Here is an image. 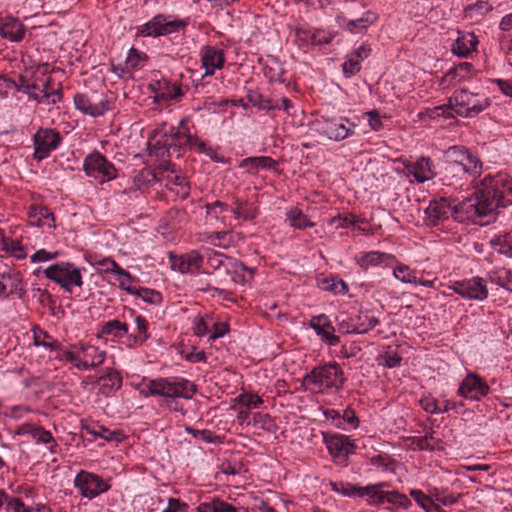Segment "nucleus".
Here are the masks:
<instances>
[{
    "label": "nucleus",
    "instance_id": "f257e3e1",
    "mask_svg": "<svg viewBox=\"0 0 512 512\" xmlns=\"http://www.w3.org/2000/svg\"><path fill=\"white\" fill-rule=\"evenodd\" d=\"M512 204V177L506 173L487 175L481 181V188L475 198H468L454 204L456 222L472 221L488 217L487 222L495 220L496 210Z\"/></svg>",
    "mask_w": 512,
    "mask_h": 512
},
{
    "label": "nucleus",
    "instance_id": "f03ea898",
    "mask_svg": "<svg viewBox=\"0 0 512 512\" xmlns=\"http://www.w3.org/2000/svg\"><path fill=\"white\" fill-rule=\"evenodd\" d=\"M142 382L144 385L142 394L163 397L167 401L177 398L191 399L196 392L193 383L179 377L143 379Z\"/></svg>",
    "mask_w": 512,
    "mask_h": 512
},
{
    "label": "nucleus",
    "instance_id": "7ed1b4c3",
    "mask_svg": "<svg viewBox=\"0 0 512 512\" xmlns=\"http://www.w3.org/2000/svg\"><path fill=\"white\" fill-rule=\"evenodd\" d=\"M387 482H378L361 487L360 498H366V502L370 506H380L388 502L397 507L408 509L412 502L405 495L398 491H384V487H388Z\"/></svg>",
    "mask_w": 512,
    "mask_h": 512
},
{
    "label": "nucleus",
    "instance_id": "20e7f679",
    "mask_svg": "<svg viewBox=\"0 0 512 512\" xmlns=\"http://www.w3.org/2000/svg\"><path fill=\"white\" fill-rule=\"evenodd\" d=\"M74 104L77 110L91 117H99L113 108L112 95H104L98 92L77 93L74 96Z\"/></svg>",
    "mask_w": 512,
    "mask_h": 512
},
{
    "label": "nucleus",
    "instance_id": "39448f33",
    "mask_svg": "<svg viewBox=\"0 0 512 512\" xmlns=\"http://www.w3.org/2000/svg\"><path fill=\"white\" fill-rule=\"evenodd\" d=\"M44 275L69 293H71V285L81 287L83 284L80 270L68 262H61L47 267L44 270Z\"/></svg>",
    "mask_w": 512,
    "mask_h": 512
},
{
    "label": "nucleus",
    "instance_id": "423d86ee",
    "mask_svg": "<svg viewBox=\"0 0 512 512\" xmlns=\"http://www.w3.org/2000/svg\"><path fill=\"white\" fill-rule=\"evenodd\" d=\"M186 25L187 22L185 20L170 19L169 16L157 14L138 29L137 35L143 37H158L178 32Z\"/></svg>",
    "mask_w": 512,
    "mask_h": 512
},
{
    "label": "nucleus",
    "instance_id": "0eeeda50",
    "mask_svg": "<svg viewBox=\"0 0 512 512\" xmlns=\"http://www.w3.org/2000/svg\"><path fill=\"white\" fill-rule=\"evenodd\" d=\"M448 289L467 300L483 301L489 295L485 279L479 276L453 281L448 285Z\"/></svg>",
    "mask_w": 512,
    "mask_h": 512
},
{
    "label": "nucleus",
    "instance_id": "6e6552de",
    "mask_svg": "<svg viewBox=\"0 0 512 512\" xmlns=\"http://www.w3.org/2000/svg\"><path fill=\"white\" fill-rule=\"evenodd\" d=\"M454 100L459 106L456 112L464 117H473L490 105V100L485 95L471 93L465 89L456 92Z\"/></svg>",
    "mask_w": 512,
    "mask_h": 512
},
{
    "label": "nucleus",
    "instance_id": "1a4fd4ad",
    "mask_svg": "<svg viewBox=\"0 0 512 512\" xmlns=\"http://www.w3.org/2000/svg\"><path fill=\"white\" fill-rule=\"evenodd\" d=\"M308 379L318 385L320 391L336 389L338 390L344 381L342 372L336 363H329L315 368Z\"/></svg>",
    "mask_w": 512,
    "mask_h": 512
},
{
    "label": "nucleus",
    "instance_id": "9d476101",
    "mask_svg": "<svg viewBox=\"0 0 512 512\" xmlns=\"http://www.w3.org/2000/svg\"><path fill=\"white\" fill-rule=\"evenodd\" d=\"M323 441L336 463L345 465L356 449L355 443L343 434H323Z\"/></svg>",
    "mask_w": 512,
    "mask_h": 512
},
{
    "label": "nucleus",
    "instance_id": "9b49d317",
    "mask_svg": "<svg viewBox=\"0 0 512 512\" xmlns=\"http://www.w3.org/2000/svg\"><path fill=\"white\" fill-rule=\"evenodd\" d=\"M84 171L87 176L95 178L100 183L116 177L114 165L99 152H94L85 158Z\"/></svg>",
    "mask_w": 512,
    "mask_h": 512
},
{
    "label": "nucleus",
    "instance_id": "f8f14e48",
    "mask_svg": "<svg viewBox=\"0 0 512 512\" xmlns=\"http://www.w3.org/2000/svg\"><path fill=\"white\" fill-rule=\"evenodd\" d=\"M73 483L81 496L89 500L96 498L110 488L109 484L101 477L85 470H81L76 475Z\"/></svg>",
    "mask_w": 512,
    "mask_h": 512
},
{
    "label": "nucleus",
    "instance_id": "ddd939ff",
    "mask_svg": "<svg viewBox=\"0 0 512 512\" xmlns=\"http://www.w3.org/2000/svg\"><path fill=\"white\" fill-rule=\"evenodd\" d=\"M424 222L427 226L435 227L450 217L454 219V204L446 197L433 198L424 210Z\"/></svg>",
    "mask_w": 512,
    "mask_h": 512
},
{
    "label": "nucleus",
    "instance_id": "4468645a",
    "mask_svg": "<svg viewBox=\"0 0 512 512\" xmlns=\"http://www.w3.org/2000/svg\"><path fill=\"white\" fill-rule=\"evenodd\" d=\"M62 136L58 131L51 128H40L33 137L34 158L41 161L47 158L50 153L58 148Z\"/></svg>",
    "mask_w": 512,
    "mask_h": 512
},
{
    "label": "nucleus",
    "instance_id": "2eb2a0df",
    "mask_svg": "<svg viewBox=\"0 0 512 512\" xmlns=\"http://www.w3.org/2000/svg\"><path fill=\"white\" fill-rule=\"evenodd\" d=\"M458 160L463 158L453 155L452 152L444 151V158L441 163L440 171L438 176L440 181L447 186H462L463 181H467V178L463 174V168L459 165Z\"/></svg>",
    "mask_w": 512,
    "mask_h": 512
},
{
    "label": "nucleus",
    "instance_id": "dca6fc26",
    "mask_svg": "<svg viewBox=\"0 0 512 512\" xmlns=\"http://www.w3.org/2000/svg\"><path fill=\"white\" fill-rule=\"evenodd\" d=\"M356 124L346 117L323 118L321 131L330 140L342 141L355 133Z\"/></svg>",
    "mask_w": 512,
    "mask_h": 512
},
{
    "label": "nucleus",
    "instance_id": "f3484780",
    "mask_svg": "<svg viewBox=\"0 0 512 512\" xmlns=\"http://www.w3.org/2000/svg\"><path fill=\"white\" fill-rule=\"evenodd\" d=\"M447 151L452 152L454 156L457 155L460 158H463V160L458 161L459 165L463 168L462 172L467 179L471 178L472 180H475L480 177L483 169V163L476 154H473L467 148L460 145L451 146Z\"/></svg>",
    "mask_w": 512,
    "mask_h": 512
},
{
    "label": "nucleus",
    "instance_id": "a211bd4d",
    "mask_svg": "<svg viewBox=\"0 0 512 512\" xmlns=\"http://www.w3.org/2000/svg\"><path fill=\"white\" fill-rule=\"evenodd\" d=\"M490 392L489 385L477 374L468 372L460 383L458 395L466 399L479 401Z\"/></svg>",
    "mask_w": 512,
    "mask_h": 512
},
{
    "label": "nucleus",
    "instance_id": "6ab92c4d",
    "mask_svg": "<svg viewBox=\"0 0 512 512\" xmlns=\"http://www.w3.org/2000/svg\"><path fill=\"white\" fill-rule=\"evenodd\" d=\"M407 175H411L418 183H425L438 176L430 157L421 156L415 161H401Z\"/></svg>",
    "mask_w": 512,
    "mask_h": 512
},
{
    "label": "nucleus",
    "instance_id": "aec40b11",
    "mask_svg": "<svg viewBox=\"0 0 512 512\" xmlns=\"http://www.w3.org/2000/svg\"><path fill=\"white\" fill-rule=\"evenodd\" d=\"M52 79L50 77L42 78L31 84L30 97L42 104H56L62 98L60 88L51 87Z\"/></svg>",
    "mask_w": 512,
    "mask_h": 512
},
{
    "label": "nucleus",
    "instance_id": "412c9836",
    "mask_svg": "<svg viewBox=\"0 0 512 512\" xmlns=\"http://www.w3.org/2000/svg\"><path fill=\"white\" fill-rule=\"evenodd\" d=\"M340 26L351 34H364L369 27L374 25L378 20V15L373 10H364L361 12V18L348 19L347 16H338Z\"/></svg>",
    "mask_w": 512,
    "mask_h": 512
},
{
    "label": "nucleus",
    "instance_id": "4be33fe9",
    "mask_svg": "<svg viewBox=\"0 0 512 512\" xmlns=\"http://www.w3.org/2000/svg\"><path fill=\"white\" fill-rule=\"evenodd\" d=\"M163 147L169 157L175 155L177 158L181 156V149L185 146L192 147L193 136L181 131L179 128L171 127L164 135Z\"/></svg>",
    "mask_w": 512,
    "mask_h": 512
},
{
    "label": "nucleus",
    "instance_id": "5701e85b",
    "mask_svg": "<svg viewBox=\"0 0 512 512\" xmlns=\"http://www.w3.org/2000/svg\"><path fill=\"white\" fill-rule=\"evenodd\" d=\"M202 67L205 69V76H212L216 69H221L225 62L224 53L214 46H204L200 50Z\"/></svg>",
    "mask_w": 512,
    "mask_h": 512
},
{
    "label": "nucleus",
    "instance_id": "b1692460",
    "mask_svg": "<svg viewBox=\"0 0 512 512\" xmlns=\"http://www.w3.org/2000/svg\"><path fill=\"white\" fill-rule=\"evenodd\" d=\"M171 267L181 273H193L201 267L203 263L202 255L193 250L181 256H173L170 254Z\"/></svg>",
    "mask_w": 512,
    "mask_h": 512
},
{
    "label": "nucleus",
    "instance_id": "393cba45",
    "mask_svg": "<svg viewBox=\"0 0 512 512\" xmlns=\"http://www.w3.org/2000/svg\"><path fill=\"white\" fill-rule=\"evenodd\" d=\"M18 434L20 435H29L32 439L35 440L37 444H46L49 445L48 449L52 454L57 453V443L51 433L45 430L41 426H36L34 424L26 423L19 427Z\"/></svg>",
    "mask_w": 512,
    "mask_h": 512
},
{
    "label": "nucleus",
    "instance_id": "a878e982",
    "mask_svg": "<svg viewBox=\"0 0 512 512\" xmlns=\"http://www.w3.org/2000/svg\"><path fill=\"white\" fill-rule=\"evenodd\" d=\"M207 265L214 271L223 269L226 274L244 270V264L242 262L213 250L207 255Z\"/></svg>",
    "mask_w": 512,
    "mask_h": 512
},
{
    "label": "nucleus",
    "instance_id": "bb28decb",
    "mask_svg": "<svg viewBox=\"0 0 512 512\" xmlns=\"http://www.w3.org/2000/svg\"><path fill=\"white\" fill-rule=\"evenodd\" d=\"M63 359L79 370H89L104 362V354H63Z\"/></svg>",
    "mask_w": 512,
    "mask_h": 512
},
{
    "label": "nucleus",
    "instance_id": "cd10ccee",
    "mask_svg": "<svg viewBox=\"0 0 512 512\" xmlns=\"http://www.w3.org/2000/svg\"><path fill=\"white\" fill-rule=\"evenodd\" d=\"M25 35V27L20 20L7 17L0 24V36L12 42H20Z\"/></svg>",
    "mask_w": 512,
    "mask_h": 512
},
{
    "label": "nucleus",
    "instance_id": "c85d7f7f",
    "mask_svg": "<svg viewBox=\"0 0 512 512\" xmlns=\"http://www.w3.org/2000/svg\"><path fill=\"white\" fill-rule=\"evenodd\" d=\"M310 326L330 345H335L339 342V337L332 333L334 328L330 325L325 315L313 317L310 321Z\"/></svg>",
    "mask_w": 512,
    "mask_h": 512
},
{
    "label": "nucleus",
    "instance_id": "c756f323",
    "mask_svg": "<svg viewBox=\"0 0 512 512\" xmlns=\"http://www.w3.org/2000/svg\"><path fill=\"white\" fill-rule=\"evenodd\" d=\"M28 217L30 223L37 227H43L45 225L51 227V223L54 222L53 213L44 206H31L28 211Z\"/></svg>",
    "mask_w": 512,
    "mask_h": 512
},
{
    "label": "nucleus",
    "instance_id": "7c9ffc66",
    "mask_svg": "<svg viewBox=\"0 0 512 512\" xmlns=\"http://www.w3.org/2000/svg\"><path fill=\"white\" fill-rule=\"evenodd\" d=\"M277 162L269 156L248 157L241 161L240 167L247 168L250 173H256L259 168L275 169Z\"/></svg>",
    "mask_w": 512,
    "mask_h": 512
},
{
    "label": "nucleus",
    "instance_id": "2f4dec72",
    "mask_svg": "<svg viewBox=\"0 0 512 512\" xmlns=\"http://www.w3.org/2000/svg\"><path fill=\"white\" fill-rule=\"evenodd\" d=\"M394 257L391 254L379 251H370L367 253H363L358 259V265L364 269L368 270L370 267L378 266L386 260L393 259Z\"/></svg>",
    "mask_w": 512,
    "mask_h": 512
},
{
    "label": "nucleus",
    "instance_id": "473e14b6",
    "mask_svg": "<svg viewBox=\"0 0 512 512\" xmlns=\"http://www.w3.org/2000/svg\"><path fill=\"white\" fill-rule=\"evenodd\" d=\"M353 319L357 334L366 333L379 324V319L372 311H360Z\"/></svg>",
    "mask_w": 512,
    "mask_h": 512
},
{
    "label": "nucleus",
    "instance_id": "72a5a7b5",
    "mask_svg": "<svg viewBox=\"0 0 512 512\" xmlns=\"http://www.w3.org/2000/svg\"><path fill=\"white\" fill-rule=\"evenodd\" d=\"M478 40L473 34L459 37L452 45V52L459 57H466L475 50Z\"/></svg>",
    "mask_w": 512,
    "mask_h": 512
},
{
    "label": "nucleus",
    "instance_id": "f704fd0d",
    "mask_svg": "<svg viewBox=\"0 0 512 512\" xmlns=\"http://www.w3.org/2000/svg\"><path fill=\"white\" fill-rule=\"evenodd\" d=\"M100 390L106 396L119 390L122 386V377L116 371H109L106 375L100 377Z\"/></svg>",
    "mask_w": 512,
    "mask_h": 512
},
{
    "label": "nucleus",
    "instance_id": "c9c22d12",
    "mask_svg": "<svg viewBox=\"0 0 512 512\" xmlns=\"http://www.w3.org/2000/svg\"><path fill=\"white\" fill-rule=\"evenodd\" d=\"M126 291L131 295L141 298L144 302L149 304L158 305L162 301L161 294L153 289L129 286V288H126Z\"/></svg>",
    "mask_w": 512,
    "mask_h": 512
},
{
    "label": "nucleus",
    "instance_id": "e433bc0d",
    "mask_svg": "<svg viewBox=\"0 0 512 512\" xmlns=\"http://www.w3.org/2000/svg\"><path fill=\"white\" fill-rule=\"evenodd\" d=\"M246 99L249 104L259 109H279L277 104H274L270 99L264 98L258 91L250 90L247 93Z\"/></svg>",
    "mask_w": 512,
    "mask_h": 512
},
{
    "label": "nucleus",
    "instance_id": "4c0bfd02",
    "mask_svg": "<svg viewBox=\"0 0 512 512\" xmlns=\"http://www.w3.org/2000/svg\"><path fill=\"white\" fill-rule=\"evenodd\" d=\"M87 433L97 437L102 438L106 441H116L119 442L122 439V434L118 430L111 431L108 428H105L103 426H97V427H86Z\"/></svg>",
    "mask_w": 512,
    "mask_h": 512
},
{
    "label": "nucleus",
    "instance_id": "58836bf2",
    "mask_svg": "<svg viewBox=\"0 0 512 512\" xmlns=\"http://www.w3.org/2000/svg\"><path fill=\"white\" fill-rule=\"evenodd\" d=\"M287 220L290 225L297 229H305L307 227H314L315 224L308 220L303 212L299 209H291L286 213Z\"/></svg>",
    "mask_w": 512,
    "mask_h": 512
},
{
    "label": "nucleus",
    "instance_id": "ea45409f",
    "mask_svg": "<svg viewBox=\"0 0 512 512\" xmlns=\"http://www.w3.org/2000/svg\"><path fill=\"white\" fill-rule=\"evenodd\" d=\"M331 490L346 497H360L361 487H357L348 482H330Z\"/></svg>",
    "mask_w": 512,
    "mask_h": 512
},
{
    "label": "nucleus",
    "instance_id": "a19ab883",
    "mask_svg": "<svg viewBox=\"0 0 512 512\" xmlns=\"http://www.w3.org/2000/svg\"><path fill=\"white\" fill-rule=\"evenodd\" d=\"M236 509L223 501L220 500H212L211 502L201 503L197 512H235Z\"/></svg>",
    "mask_w": 512,
    "mask_h": 512
},
{
    "label": "nucleus",
    "instance_id": "79ce46f5",
    "mask_svg": "<svg viewBox=\"0 0 512 512\" xmlns=\"http://www.w3.org/2000/svg\"><path fill=\"white\" fill-rule=\"evenodd\" d=\"M252 424L254 427L267 432H273L276 428L274 421L268 414H262L259 412L252 415Z\"/></svg>",
    "mask_w": 512,
    "mask_h": 512
},
{
    "label": "nucleus",
    "instance_id": "37998d69",
    "mask_svg": "<svg viewBox=\"0 0 512 512\" xmlns=\"http://www.w3.org/2000/svg\"><path fill=\"white\" fill-rule=\"evenodd\" d=\"M2 249L5 250L6 252H9L17 259H24L26 257L24 247L21 245L19 241L9 238H3Z\"/></svg>",
    "mask_w": 512,
    "mask_h": 512
},
{
    "label": "nucleus",
    "instance_id": "c03bdc74",
    "mask_svg": "<svg viewBox=\"0 0 512 512\" xmlns=\"http://www.w3.org/2000/svg\"><path fill=\"white\" fill-rule=\"evenodd\" d=\"M393 276L403 283L417 284L418 278L414 271L406 265H399L393 270Z\"/></svg>",
    "mask_w": 512,
    "mask_h": 512
},
{
    "label": "nucleus",
    "instance_id": "a18cd8bd",
    "mask_svg": "<svg viewBox=\"0 0 512 512\" xmlns=\"http://www.w3.org/2000/svg\"><path fill=\"white\" fill-rule=\"evenodd\" d=\"M34 344L36 346H43L45 348H49L51 350H58L59 348V342L55 339H53L52 336L48 335L46 332L43 331H34Z\"/></svg>",
    "mask_w": 512,
    "mask_h": 512
},
{
    "label": "nucleus",
    "instance_id": "49530a36",
    "mask_svg": "<svg viewBox=\"0 0 512 512\" xmlns=\"http://www.w3.org/2000/svg\"><path fill=\"white\" fill-rule=\"evenodd\" d=\"M235 208L232 210L233 214L237 219L253 220L256 217V211L254 209H248L247 203L242 202L239 199L234 201Z\"/></svg>",
    "mask_w": 512,
    "mask_h": 512
},
{
    "label": "nucleus",
    "instance_id": "de8ad7c7",
    "mask_svg": "<svg viewBox=\"0 0 512 512\" xmlns=\"http://www.w3.org/2000/svg\"><path fill=\"white\" fill-rule=\"evenodd\" d=\"M211 326H214V320L212 318H195L194 333L197 336H208L209 338Z\"/></svg>",
    "mask_w": 512,
    "mask_h": 512
},
{
    "label": "nucleus",
    "instance_id": "09e8293b",
    "mask_svg": "<svg viewBox=\"0 0 512 512\" xmlns=\"http://www.w3.org/2000/svg\"><path fill=\"white\" fill-rule=\"evenodd\" d=\"M341 425L344 426V428H341L344 431L356 429L359 426V419L353 409L347 408L344 410L341 415Z\"/></svg>",
    "mask_w": 512,
    "mask_h": 512
},
{
    "label": "nucleus",
    "instance_id": "8fccbe9b",
    "mask_svg": "<svg viewBox=\"0 0 512 512\" xmlns=\"http://www.w3.org/2000/svg\"><path fill=\"white\" fill-rule=\"evenodd\" d=\"M102 332L104 334H111L113 336H122V332H127L126 323L120 322L119 320H111L105 323L102 327Z\"/></svg>",
    "mask_w": 512,
    "mask_h": 512
},
{
    "label": "nucleus",
    "instance_id": "3c124183",
    "mask_svg": "<svg viewBox=\"0 0 512 512\" xmlns=\"http://www.w3.org/2000/svg\"><path fill=\"white\" fill-rule=\"evenodd\" d=\"M283 75L284 70L277 61H274V66H266L265 68V76L270 82L285 83L286 79Z\"/></svg>",
    "mask_w": 512,
    "mask_h": 512
},
{
    "label": "nucleus",
    "instance_id": "603ef678",
    "mask_svg": "<svg viewBox=\"0 0 512 512\" xmlns=\"http://www.w3.org/2000/svg\"><path fill=\"white\" fill-rule=\"evenodd\" d=\"M229 232L227 231H215L210 232L206 236V241L211 245L218 246L220 248H227L230 244V241H226Z\"/></svg>",
    "mask_w": 512,
    "mask_h": 512
},
{
    "label": "nucleus",
    "instance_id": "864d4df0",
    "mask_svg": "<svg viewBox=\"0 0 512 512\" xmlns=\"http://www.w3.org/2000/svg\"><path fill=\"white\" fill-rule=\"evenodd\" d=\"M7 512H34L33 508L26 507L23 501L17 497H9L5 500Z\"/></svg>",
    "mask_w": 512,
    "mask_h": 512
},
{
    "label": "nucleus",
    "instance_id": "5fc2aeb1",
    "mask_svg": "<svg viewBox=\"0 0 512 512\" xmlns=\"http://www.w3.org/2000/svg\"><path fill=\"white\" fill-rule=\"evenodd\" d=\"M99 264L101 266H104L105 267V270L107 272H112V273H115L121 277H124L126 278L127 280H132V277L130 275V273L126 270H124L123 268H121L114 260L112 259H104L102 261L99 262Z\"/></svg>",
    "mask_w": 512,
    "mask_h": 512
},
{
    "label": "nucleus",
    "instance_id": "6e6d98bb",
    "mask_svg": "<svg viewBox=\"0 0 512 512\" xmlns=\"http://www.w3.org/2000/svg\"><path fill=\"white\" fill-rule=\"evenodd\" d=\"M238 402L248 409L257 408L262 404V399L252 393H242L238 397Z\"/></svg>",
    "mask_w": 512,
    "mask_h": 512
},
{
    "label": "nucleus",
    "instance_id": "4d7b16f0",
    "mask_svg": "<svg viewBox=\"0 0 512 512\" xmlns=\"http://www.w3.org/2000/svg\"><path fill=\"white\" fill-rule=\"evenodd\" d=\"M410 496L415 500V502L426 512H429V508L432 506V499L424 494L421 490L411 489Z\"/></svg>",
    "mask_w": 512,
    "mask_h": 512
},
{
    "label": "nucleus",
    "instance_id": "13d9d810",
    "mask_svg": "<svg viewBox=\"0 0 512 512\" xmlns=\"http://www.w3.org/2000/svg\"><path fill=\"white\" fill-rule=\"evenodd\" d=\"M207 217L218 219L219 214L228 210V205L222 201H214L205 205Z\"/></svg>",
    "mask_w": 512,
    "mask_h": 512
},
{
    "label": "nucleus",
    "instance_id": "bf43d9fd",
    "mask_svg": "<svg viewBox=\"0 0 512 512\" xmlns=\"http://www.w3.org/2000/svg\"><path fill=\"white\" fill-rule=\"evenodd\" d=\"M376 362L378 365L394 368L400 365L401 357L399 354H378L376 357Z\"/></svg>",
    "mask_w": 512,
    "mask_h": 512
},
{
    "label": "nucleus",
    "instance_id": "052dcab7",
    "mask_svg": "<svg viewBox=\"0 0 512 512\" xmlns=\"http://www.w3.org/2000/svg\"><path fill=\"white\" fill-rule=\"evenodd\" d=\"M334 222H338L337 227L347 228L353 225H357L358 223L367 224V220L365 218H361L359 216L348 214L345 216H340L338 219H333Z\"/></svg>",
    "mask_w": 512,
    "mask_h": 512
},
{
    "label": "nucleus",
    "instance_id": "680f3d73",
    "mask_svg": "<svg viewBox=\"0 0 512 512\" xmlns=\"http://www.w3.org/2000/svg\"><path fill=\"white\" fill-rule=\"evenodd\" d=\"M16 289L15 280L10 275L3 274L0 279V297H8Z\"/></svg>",
    "mask_w": 512,
    "mask_h": 512
},
{
    "label": "nucleus",
    "instance_id": "e2e57ef3",
    "mask_svg": "<svg viewBox=\"0 0 512 512\" xmlns=\"http://www.w3.org/2000/svg\"><path fill=\"white\" fill-rule=\"evenodd\" d=\"M186 431L191 434L195 439H199L206 443L216 442L217 437L214 436L209 430H198L187 426Z\"/></svg>",
    "mask_w": 512,
    "mask_h": 512
},
{
    "label": "nucleus",
    "instance_id": "0e129e2a",
    "mask_svg": "<svg viewBox=\"0 0 512 512\" xmlns=\"http://www.w3.org/2000/svg\"><path fill=\"white\" fill-rule=\"evenodd\" d=\"M230 274H233L231 277V280L235 283L245 284L249 282L254 275V269L248 268L244 265V270H241L239 272H230Z\"/></svg>",
    "mask_w": 512,
    "mask_h": 512
},
{
    "label": "nucleus",
    "instance_id": "69168bd1",
    "mask_svg": "<svg viewBox=\"0 0 512 512\" xmlns=\"http://www.w3.org/2000/svg\"><path fill=\"white\" fill-rule=\"evenodd\" d=\"M420 406L430 414H440V405L432 397H423L419 400Z\"/></svg>",
    "mask_w": 512,
    "mask_h": 512
},
{
    "label": "nucleus",
    "instance_id": "338daca9",
    "mask_svg": "<svg viewBox=\"0 0 512 512\" xmlns=\"http://www.w3.org/2000/svg\"><path fill=\"white\" fill-rule=\"evenodd\" d=\"M361 69V64L358 59L350 58L345 61L342 65V70L344 75L349 78L354 74L358 73Z\"/></svg>",
    "mask_w": 512,
    "mask_h": 512
},
{
    "label": "nucleus",
    "instance_id": "774afa93",
    "mask_svg": "<svg viewBox=\"0 0 512 512\" xmlns=\"http://www.w3.org/2000/svg\"><path fill=\"white\" fill-rule=\"evenodd\" d=\"M364 10H368L364 3L352 1L347 6V17L348 19H359L361 18V12H363Z\"/></svg>",
    "mask_w": 512,
    "mask_h": 512
}]
</instances>
